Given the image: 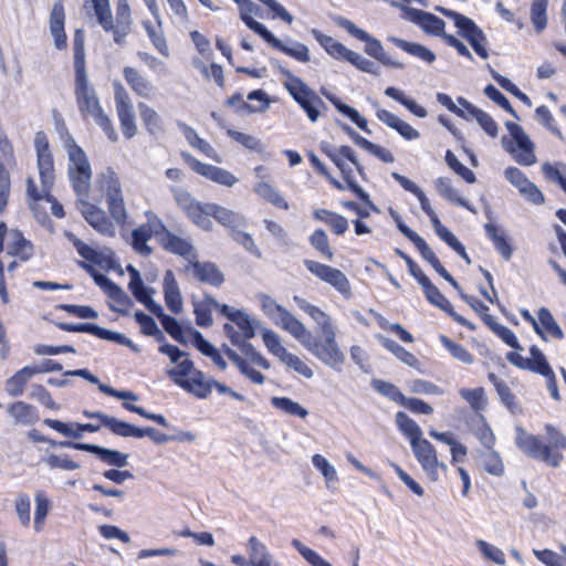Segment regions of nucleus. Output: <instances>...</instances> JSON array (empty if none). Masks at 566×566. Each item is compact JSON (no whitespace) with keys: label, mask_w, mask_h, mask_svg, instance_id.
Here are the masks:
<instances>
[{"label":"nucleus","mask_w":566,"mask_h":566,"mask_svg":"<svg viewBox=\"0 0 566 566\" xmlns=\"http://www.w3.org/2000/svg\"><path fill=\"white\" fill-rule=\"evenodd\" d=\"M548 443H544L539 437L528 433L523 427L516 426L515 444L528 458L542 461L552 468H558L563 461V454L554 451L566 449V436L551 423L545 424Z\"/></svg>","instance_id":"obj_1"},{"label":"nucleus","mask_w":566,"mask_h":566,"mask_svg":"<svg viewBox=\"0 0 566 566\" xmlns=\"http://www.w3.org/2000/svg\"><path fill=\"white\" fill-rule=\"evenodd\" d=\"M324 339L314 337L312 333L302 323L300 328L293 334L307 350L325 365L337 369L345 361V355L336 343V333L329 332L323 334Z\"/></svg>","instance_id":"obj_2"},{"label":"nucleus","mask_w":566,"mask_h":566,"mask_svg":"<svg viewBox=\"0 0 566 566\" xmlns=\"http://www.w3.org/2000/svg\"><path fill=\"white\" fill-rule=\"evenodd\" d=\"M67 177L77 198H88L92 169L81 146H73L67 156Z\"/></svg>","instance_id":"obj_3"},{"label":"nucleus","mask_w":566,"mask_h":566,"mask_svg":"<svg viewBox=\"0 0 566 566\" xmlns=\"http://www.w3.org/2000/svg\"><path fill=\"white\" fill-rule=\"evenodd\" d=\"M333 21L336 23L337 27L346 30L352 36L365 42V53L380 62L382 65L395 69L405 67V65L401 62L390 59L385 53L382 44L378 39L371 36L367 31L358 28L353 21L342 15H335L333 18Z\"/></svg>","instance_id":"obj_4"},{"label":"nucleus","mask_w":566,"mask_h":566,"mask_svg":"<svg viewBox=\"0 0 566 566\" xmlns=\"http://www.w3.org/2000/svg\"><path fill=\"white\" fill-rule=\"evenodd\" d=\"M303 263L313 275L333 286L346 300L353 296L350 283L340 270L313 260H304Z\"/></svg>","instance_id":"obj_5"},{"label":"nucleus","mask_w":566,"mask_h":566,"mask_svg":"<svg viewBox=\"0 0 566 566\" xmlns=\"http://www.w3.org/2000/svg\"><path fill=\"white\" fill-rule=\"evenodd\" d=\"M74 95L80 114L83 118L95 120L104 112L95 88L88 78L75 81Z\"/></svg>","instance_id":"obj_6"},{"label":"nucleus","mask_w":566,"mask_h":566,"mask_svg":"<svg viewBox=\"0 0 566 566\" xmlns=\"http://www.w3.org/2000/svg\"><path fill=\"white\" fill-rule=\"evenodd\" d=\"M260 300L264 314L275 325L280 326L293 336L297 328H300L302 322L270 295L261 294Z\"/></svg>","instance_id":"obj_7"},{"label":"nucleus","mask_w":566,"mask_h":566,"mask_svg":"<svg viewBox=\"0 0 566 566\" xmlns=\"http://www.w3.org/2000/svg\"><path fill=\"white\" fill-rule=\"evenodd\" d=\"M184 161L197 174L222 186L232 187L238 178L230 171L209 164L201 163L188 151L180 154Z\"/></svg>","instance_id":"obj_8"},{"label":"nucleus","mask_w":566,"mask_h":566,"mask_svg":"<svg viewBox=\"0 0 566 566\" xmlns=\"http://www.w3.org/2000/svg\"><path fill=\"white\" fill-rule=\"evenodd\" d=\"M76 205L85 221L95 231L105 237H114L116 234L115 226L104 210L96 205L90 203L87 198H77Z\"/></svg>","instance_id":"obj_9"},{"label":"nucleus","mask_w":566,"mask_h":566,"mask_svg":"<svg viewBox=\"0 0 566 566\" xmlns=\"http://www.w3.org/2000/svg\"><path fill=\"white\" fill-rule=\"evenodd\" d=\"M77 265L85 270L94 280L95 284L98 285L103 292L114 302L126 307L134 305L133 300L124 292L119 285L113 282L107 275L98 272L92 264L85 261H77Z\"/></svg>","instance_id":"obj_10"},{"label":"nucleus","mask_w":566,"mask_h":566,"mask_svg":"<svg viewBox=\"0 0 566 566\" xmlns=\"http://www.w3.org/2000/svg\"><path fill=\"white\" fill-rule=\"evenodd\" d=\"M421 289L426 295L427 301L440 308L441 311L446 312L450 317H452L453 321H455L461 326L467 327L470 331H475L476 326L468 321L465 317L461 316L453 310V305L450 303V301L440 292V290L430 281L428 277L424 282L421 284Z\"/></svg>","instance_id":"obj_11"},{"label":"nucleus","mask_w":566,"mask_h":566,"mask_svg":"<svg viewBox=\"0 0 566 566\" xmlns=\"http://www.w3.org/2000/svg\"><path fill=\"white\" fill-rule=\"evenodd\" d=\"M410 447L422 469L431 480L437 481L438 468L441 467L443 470H447V465L438 461L437 452L432 443L421 437L419 440L413 441V444H410Z\"/></svg>","instance_id":"obj_12"},{"label":"nucleus","mask_w":566,"mask_h":566,"mask_svg":"<svg viewBox=\"0 0 566 566\" xmlns=\"http://www.w3.org/2000/svg\"><path fill=\"white\" fill-rule=\"evenodd\" d=\"M186 272H191L193 277L200 283L209 284L214 287L221 286L224 281V274L219 266L210 261H199L196 259L189 260L185 266Z\"/></svg>","instance_id":"obj_13"},{"label":"nucleus","mask_w":566,"mask_h":566,"mask_svg":"<svg viewBox=\"0 0 566 566\" xmlns=\"http://www.w3.org/2000/svg\"><path fill=\"white\" fill-rule=\"evenodd\" d=\"M505 127L513 138L516 148L521 150V154L515 156V160L523 166H531L535 164L536 156L534 155V143L526 135L524 129L516 123L507 120Z\"/></svg>","instance_id":"obj_14"},{"label":"nucleus","mask_w":566,"mask_h":566,"mask_svg":"<svg viewBox=\"0 0 566 566\" xmlns=\"http://www.w3.org/2000/svg\"><path fill=\"white\" fill-rule=\"evenodd\" d=\"M221 315L227 317L231 323L235 324L242 332V336L245 339H251L255 336L256 329L262 332L261 321L252 318L245 311L235 310L229 305H223L221 308Z\"/></svg>","instance_id":"obj_15"},{"label":"nucleus","mask_w":566,"mask_h":566,"mask_svg":"<svg viewBox=\"0 0 566 566\" xmlns=\"http://www.w3.org/2000/svg\"><path fill=\"white\" fill-rule=\"evenodd\" d=\"M287 92L293 97V99L298 104V106L305 112L307 118L312 123H316L319 118V112L316 109L314 105V99H312L311 93H315L307 84H305L302 80L296 81V85L294 87L287 86Z\"/></svg>","instance_id":"obj_16"},{"label":"nucleus","mask_w":566,"mask_h":566,"mask_svg":"<svg viewBox=\"0 0 566 566\" xmlns=\"http://www.w3.org/2000/svg\"><path fill=\"white\" fill-rule=\"evenodd\" d=\"M264 41L273 49L286 54L290 57H293L298 62L307 63L311 60L308 48L296 40L289 38V42L292 45H287L283 41L277 39L272 32H270L269 35L264 39Z\"/></svg>","instance_id":"obj_17"},{"label":"nucleus","mask_w":566,"mask_h":566,"mask_svg":"<svg viewBox=\"0 0 566 566\" xmlns=\"http://www.w3.org/2000/svg\"><path fill=\"white\" fill-rule=\"evenodd\" d=\"M65 12L62 1L53 4L50 13V32L57 50H64L67 46V36L64 30Z\"/></svg>","instance_id":"obj_18"},{"label":"nucleus","mask_w":566,"mask_h":566,"mask_svg":"<svg viewBox=\"0 0 566 566\" xmlns=\"http://www.w3.org/2000/svg\"><path fill=\"white\" fill-rule=\"evenodd\" d=\"M10 240L7 244V254L18 258L21 262H28L34 254V244L24 238L19 229H12L9 233Z\"/></svg>","instance_id":"obj_19"},{"label":"nucleus","mask_w":566,"mask_h":566,"mask_svg":"<svg viewBox=\"0 0 566 566\" xmlns=\"http://www.w3.org/2000/svg\"><path fill=\"white\" fill-rule=\"evenodd\" d=\"M43 423L49 428L57 431L66 438L72 439H81L83 432H97L101 429L102 424L94 423H67L56 419L46 418L43 420Z\"/></svg>","instance_id":"obj_20"},{"label":"nucleus","mask_w":566,"mask_h":566,"mask_svg":"<svg viewBox=\"0 0 566 566\" xmlns=\"http://www.w3.org/2000/svg\"><path fill=\"white\" fill-rule=\"evenodd\" d=\"M335 166L340 170L344 180L347 184V188L356 195V197L361 200L369 209L378 212V208L370 200L369 193L366 192L354 179L353 169L345 163L340 154L332 160Z\"/></svg>","instance_id":"obj_21"},{"label":"nucleus","mask_w":566,"mask_h":566,"mask_svg":"<svg viewBox=\"0 0 566 566\" xmlns=\"http://www.w3.org/2000/svg\"><path fill=\"white\" fill-rule=\"evenodd\" d=\"M164 298L166 306L174 314H179L182 311V295L171 270H167L163 281Z\"/></svg>","instance_id":"obj_22"},{"label":"nucleus","mask_w":566,"mask_h":566,"mask_svg":"<svg viewBox=\"0 0 566 566\" xmlns=\"http://www.w3.org/2000/svg\"><path fill=\"white\" fill-rule=\"evenodd\" d=\"M160 247L169 253L186 259L188 262L197 258L193 244L188 239L178 237L172 232L161 239Z\"/></svg>","instance_id":"obj_23"},{"label":"nucleus","mask_w":566,"mask_h":566,"mask_svg":"<svg viewBox=\"0 0 566 566\" xmlns=\"http://www.w3.org/2000/svg\"><path fill=\"white\" fill-rule=\"evenodd\" d=\"M250 566H281L273 559L268 547L256 537L251 536L247 543Z\"/></svg>","instance_id":"obj_24"},{"label":"nucleus","mask_w":566,"mask_h":566,"mask_svg":"<svg viewBox=\"0 0 566 566\" xmlns=\"http://www.w3.org/2000/svg\"><path fill=\"white\" fill-rule=\"evenodd\" d=\"M84 452L96 455L102 462L114 468H124L128 464L129 455L115 449L86 443Z\"/></svg>","instance_id":"obj_25"},{"label":"nucleus","mask_w":566,"mask_h":566,"mask_svg":"<svg viewBox=\"0 0 566 566\" xmlns=\"http://www.w3.org/2000/svg\"><path fill=\"white\" fill-rule=\"evenodd\" d=\"M485 235L492 241L494 249L500 253L504 261H510L513 254V248L505 235V231L492 222L484 224Z\"/></svg>","instance_id":"obj_26"},{"label":"nucleus","mask_w":566,"mask_h":566,"mask_svg":"<svg viewBox=\"0 0 566 566\" xmlns=\"http://www.w3.org/2000/svg\"><path fill=\"white\" fill-rule=\"evenodd\" d=\"M224 304L219 303L212 295L206 294L201 302L193 303L196 324L200 327H210L213 324L211 310L216 308L221 314Z\"/></svg>","instance_id":"obj_27"},{"label":"nucleus","mask_w":566,"mask_h":566,"mask_svg":"<svg viewBox=\"0 0 566 566\" xmlns=\"http://www.w3.org/2000/svg\"><path fill=\"white\" fill-rule=\"evenodd\" d=\"M210 213L217 222L230 229L231 232L247 226V220L242 214L217 203H212Z\"/></svg>","instance_id":"obj_28"},{"label":"nucleus","mask_w":566,"mask_h":566,"mask_svg":"<svg viewBox=\"0 0 566 566\" xmlns=\"http://www.w3.org/2000/svg\"><path fill=\"white\" fill-rule=\"evenodd\" d=\"M240 18L244 24L263 40L271 32L263 23L252 18V14H259L260 8L251 0H244L239 4Z\"/></svg>","instance_id":"obj_29"},{"label":"nucleus","mask_w":566,"mask_h":566,"mask_svg":"<svg viewBox=\"0 0 566 566\" xmlns=\"http://www.w3.org/2000/svg\"><path fill=\"white\" fill-rule=\"evenodd\" d=\"M434 186L439 195L450 201L452 205L465 208L472 213H476L475 208L460 196L458 190L452 187L451 180L447 177H439L434 180Z\"/></svg>","instance_id":"obj_30"},{"label":"nucleus","mask_w":566,"mask_h":566,"mask_svg":"<svg viewBox=\"0 0 566 566\" xmlns=\"http://www.w3.org/2000/svg\"><path fill=\"white\" fill-rule=\"evenodd\" d=\"M387 40L406 53L416 56L428 64H432L437 59L436 54L430 49L420 43L410 42L394 35H389Z\"/></svg>","instance_id":"obj_31"},{"label":"nucleus","mask_w":566,"mask_h":566,"mask_svg":"<svg viewBox=\"0 0 566 566\" xmlns=\"http://www.w3.org/2000/svg\"><path fill=\"white\" fill-rule=\"evenodd\" d=\"M123 75L130 88L138 95L148 98L154 91L151 82L143 76L136 69L125 66Z\"/></svg>","instance_id":"obj_32"},{"label":"nucleus","mask_w":566,"mask_h":566,"mask_svg":"<svg viewBox=\"0 0 566 566\" xmlns=\"http://www.w3.org/2000/svg\"><path fill=\"white\" fill-rule=\"evenodd\" d=\"M221 348L224 355L238 367L240 373L248 377L253 384L262 385L265 381L264 375L250 367L248 361L242 358L235 350H233L227 344H223Z\"/></svg>","instance_id":"obj_33"},{"label":"nucleus","mask_w":566,"mask_h":566,"mask_svg":"<svg viewBox=\"0 0 566 566\" xmlns=\"http://www.w3.org/2000/svg\"><path fill=\"white\" fill-rule=\"evenodd\" d=\"M8 413L17 423L33 424L39 420L38 409L24 401H15L8 407Z\"/></svg>","instance_id":"obj_34"},{"label":"nucleus","mask_w":566,"mask_h":566,"mask_svg":"<svg viewBox=\"0 0 566 566\" xmlns=\"http://www.w3.org/2000/svg\"><path fill=\"white\" fill-rule=\"evenodd\" d=\"M311 33L328 55L336 60L345 59L349 49H347L344 44L337 42L332 36L324 34L317 29H312Z\"/></svg>","instance_id":"obj_35"},{"label":"nucleus","mask_w":566,"mask_h":566,"mask_svg":"<svg viewBox=\"0 0 566 566\" xmlns=\"http://www.w3.org/2000/svg\"><path fill=\"white\" fill-rule=\"evenodd\" d=\"M212 379L213 378H207L201 370H196L193 373V376L189 377V385L187 386V388L182 389L192 394L195 397L199 399H206L212 391Z\"/></svg>","instance_id":"obj_36"},{"label":"nucleus","mask_w":566,"mask_h":566,"mask_svg":"<svg viewBox=\"0 0 566 566\" xmlns=\"http://www.w3.org/2000/svg\"><path fill=\"white\" fill-rule=\"evenodd\" d=\"M34 376L31 366H24L14 373L6 382V390L11 397H19L23 394L28 381Z\"/></svg>","instance_id":"obj_37"},{"label":"nucleus","mask_w":566,"mask_h":566,"mask_svg":"<svg viewBox=\"0 0 566 566\" xmlns=\"http://www.w3.org/2000/svg\"><path fill=\"white\" fill-rule=\"evenodd\" d=\"M395 422L399 431L409 440L410 444L422 437V430L419 424L406 412L398 411L395 416Z\"/></svg>","instance_id":"obj_38"},{"label":"nucleus","mask_w":566,"mask_h":566,"mask_svg":"<svg viewBox=\"0 0 566 566\" xmlns=\"http://www.w3.org/2000/svg\"><path fill=\"white\" fill-rule=\"evenodd\" d=\"M196 370L198 369L195 367L193 361L189 358H186L184 360H179L175 368L168 369L166 373L169 379L172 380L177 386L180 388H187L189 385L188 376L192 377Z\"/></svg>","instance_id":"obj_39"},{"label":"nucleus","mask_w":566,"mask_h":566,"mask_svg":"<svg viewBox=\"0 0 566 566\" xmlns=\"http://www.w3.org/2000/svg\"><path fill=\"white\" fill-rule=\"evenodd\" d=\"M65 238L74 245L77 253L90 263L102 265L105 261L103 258V254L95 250L94 248L90 247L82 240H80L73 232L65 231L64 233Z\"/></svg>","instance_id":"obj_40"},{"label":"nucleus","mask_w":566,"mask_h":566,"mask_svg":"<svg viewBox=\"0 0 566 566\" xmlns=\"http://www.w3.org/2000/svg\"><path fill=\"white\" fill-rule=\"evenodd\" d=\"M177 127L182 132L186 140L191 147L200 150L206 156L213 158V154L216 151L212 146L201 138L192 127L180 120H177Z\"/></svg>","instance_id":"obj_41"},{"label":"nucleus","mask_w":566,"mask_h":566,"mask_svg":"<svg viewBox=\"0 0 566 566\" xmlns=\"http://www.w3.org/2000/svg\"><path fill=\"white\" fill-rule=\"evenodd\" d=\"M386 96L397 101L401 105H403L410 113L416 115L419 118H424L428 116L427 109L419 105L415 99L405 95V93L394 86H388L385 90Z\"/></svg>","instance_id":"obj_42"},{"label":"nucleus","mask_w":566,"mask_h":566,"mask_svg":"<svg viewBox=\"0 0 566 566\" xmlns=\"http://www.w3.org/2000/svg\"><path fill=\"white\" fill-rule=\"evenodd\" d=\"M378 339L380 340L381 345L392 353L400 361L408 365L409 367L418 368L419 360L417 357L408 352L405 347L399 345L396 340L385 337V336H378Z\"/></svg>","instance_id":"obj_43"},{"label":"nucleus","mask_w":566,"mask_h":566,"mask_svg":"<svg viewBox=\"0 0 566 566\" xmlns=\"http://www.w3.org/2000/svg\"><path fill=\"white\" fill-rule=\"evenodd\" d=\"M211 207L212 203L202 205L201 202H198L186 212V216L200 229L210 231L212 230V221L210 220Z\"/></svg>","instance_id":"obj_44"},{"label":"nucleus","mask_w":566,"mask_h":566,"mask_svg":"<svg viewBox=\"0 0 566 566\" xmlns=\"http://www.w3.org/2000/svg\"><path fill=\"white\" fill-rule=\"evenodd\" d=\"M98 182L105 198L123 195L120 180L112 167H107L98 176Z\"/></svg>","instance_id":"obj_45"},{"label":"nucleus","mask_w":566,"mask_h":566,"mask_svg":"<svg viewBox=\"0 0 566 566\" xmlns=\"http://www.w3.org/2000/svg\"><path fill=\"white\" fill-rule=\"evenodd\" d=\"M530 354L531 358H528L527 370L542 375L543 377H547L554 374V370L552 369L545 355L536 345H532L530 347Z\"/></svg>","instance_id":"obj_46"},{"label":"nucleus","mask_w":566,"mask_h":566,"mask_svg":"<svg viewBox=\"0 0 566 566\" xmlns=\"http://www.w3.org/2000/svg\"><path fill=\"white\" fill-rule=\"evenodd\" d=\"M271 405L285 415L298 417L301 419L306 418L308 415V410L306 408L289 397H272Z\"/></svg>","instance_id":"obj_47"},{"label":"nucleus","mask_w":566,"mask_h":566,"mask_svg":"<svg viewBox=\"0 0 566 566\" xmlns=\"http://www.w3.org/2000/svg\"><path fill=\"white\" fill-rule=\"evenodd\" d=\"M140 119L146 130L155 136L163 132L161 118L158 113L145 103H138Z\"/></svg>","instance_id":"obj_48"},{"label":"nucleus","mask_w":566,"mask_h":566,"mask_svg":"<svg viewBox=\"0 0 566 566\" xmlns=\"http://www.w3.org/2000/svg\"><path fill=\"white\" fill-rule=\"evenodd\" d=\"M549 0H533L531 4V21L536 33H542L547 27V8Z\"/></svg>","instance_id":"obj_49"},{"label":"nucleus","mask_w":566,"mask_h":566,"mask_svg":"<svg viewBox=\"0 0 566 566\" xmlns=\"http://www.w3.org/2000/svg\"><path fill=\"white\" fill-rule=\"evenodd\" d=\"M480 460L483 469L494 476H502L504 474V464L500 454L493 449L480 451Z\"/></svg>","instance_id":"obj_50"},{"label":"nucleus","mask_w":566,"mask_h":566,"mask_svg":"<svg viewBox=\"0 0 566 566\" xmlns=\"http://www.w3.org/2000/svg\"><path fill=\"white\" fill-rule=\"evenodd\" d=\"M254 191L258 196L273 206L284 210L289 209V203L270 184L261 181L255 185Z\"/></svg>","instance_id":"obj_51"},{"label":"nucleus","mask_w":566,"mask_h":566,"mask_svg":"<svg viewBox=\"0 0 566 566\" xmlns=\"http://www.w3.org/2000/svg\"><path fill=\"white\" fill-rule=\"evenodd\" d=\"M106 428L111 430L112 433L122 437V438H137L140 439V428L126 422L124 420H119L115 417H111L107 419Z\"/></svg>","instance_id":"obj_52"},{"label":"nucleus","mask_w":566,"mask_h":566,"mask_svg":"<svg viewBox=\"0 0 566 566\" xmlns=\"http://www.w3.org/2000/svg\"><path fill=\"white\" fill-rule=\"evenodd\" d=\"M151 233L147 229L146 226H139L138 228L134 229L132 231V247L133 249L142 254V255H149L153 253V249L147 244V242L150 240Z\"/></svg>","instance_id":"obj_53"},{"label":"nucleus","mask_w":566,"mask_h":566,"mask_svg":"<svg viewBox=\"0 0 566 566\" xmlns=\"http://www.w3.org/2000/svg\"><path fill=\"white\" fill-rule=\"evenodd\" d=\"M42 462H44L50 470L60 469L63 471H74L81 468V464L73 461L66 453H50L42 458Z\"/></svg>","instance_id":"obj_54"},{"label":"nucleus","mask_w":566,"mask_h":566,"mask_svg":"<svg viewBox=\"0 0 566 566\" xmlns=\"http://www.w3.org/2000/svg\"><path fill=\"white\" fill-rule=\"evenodd\" d=\"M439 340L443 345V347L449 350L453 358L458 359L463 364H473L474 357L464 346L451 340L446 335H440Z\"/></svg>","instance_id":"obj_55"},{"label":"nucleus","mask_w":566,"mask_h":566,"mask_svg":"<svg viewBox=\"0 0 566 566\" xmlns=\"http://www.w3.org/2000/svg\"><path fill=\"white\" fill-rule=\"evenodd\" d=\"M308 241L310 244L325 259L328 261L333 260L334 252L329 245L328 237L323 229H315L314 232L308 237Z\"/></svg>","instance_id":"obj_56"},{"label":"nucleus","mask_w":566,"mask_h":566,"mask_svg":"<svg viewBox=\"0 0 566 566\" xmlns=\"http://www.w3.org/2000/svg\"><path fill=\"white\" fill-rule=\"evenodd\" d=\"M538 317V324L541 325L542 329L546 331L548 334H551L556 339L564 338V332L560 328V326L557 324L555 318L553 317L552 313L546 307H541L537 312Z\"/></svg>","instance_id":"obj_57"},{"label":"nucleus","mask_w":566,"mask_h":566,"mask_svg":"<svg viewBox=\"0 0 566 566\" xmlns=\"http://www.w3.org/2000/svg\"><path fill=\"white\" fill-rule=\"evenodd\" d=\"M262 339L266 349L281 361L289 353L287 349L281 344L279 335L270 328H262Z\"/></svg>","instance_id":"obj_58"},{"label":"nucleus","mask_w":566,"mask_h":566,"mask_svg":"<svg viewBox=\"0 0 566 566\" xmlns=\"http://www.w3.org/2000/svg\"><path fill=\"white\" fill-rule=\"evenodd\" d=\"M370 385L378 394L388 398L389 400L398 405L402 402L405 395L394 384L375 378L371 380Z\"/></svg>","instance_id":"obj_59"},{"label":"nucleus","mask_w":566,"mask_h":566,"mask_svg":"<svg viewBox=\"0 0 566 566\" xmlns=\"http://www.w3.org/2000/svg\"><path fill=\"white\" fill-rule=\"evenodd\" d=\"M143 27L148 35V38L150 39L153 45L158 50V52L164 55V56H168L169 55V49H168V45H167V41H166V38L161 31V24L159 27V30H156V28L151 24L150 21H143Z\"/></svg>","instance_id":"obj_60"},{"label":"nucleus","mask_w":566,"mask_h":566,"mask_svg":"<svg viewBox=\"0 0 566 566\" xmlns=\"http://www.w3.org/2000/svg\"><path fill=\"white\" fill-rule=\"evenodd\" d=\"M560 551L562 555L548 548L534 549V555L546 566H566V545H562Z\"/></svg>","instance_id":"obj_61"},{"label":"nucleus","mask_w":566,"mask_h":566,"mask_svg":"<svg viewBox=\"0 0 566 566\" xmlns=\"http://www.w3.org/2000/svg\"><path fill=\"white\" fill-rule=\"evenodd\" d=\"M446 163L465 182L474 184L476 181L475 174L464 166L450 149L446 151Z\"/></svg>","instance_id":"obj_62"},{"label":"nucleus","mask_w":566,"mask_h":566,"mask_svg":"<svg viewBox=\"0 0 566 566\" xmlns=\"http://www.w3.org/2000/svg\"><path fill=\"white\" fill-rule=\"evenodd\" d=\"M160 324H161L164 331L172 339H175L177 343H179L184 346L188 345V340L185 337V331L182 328V325L176 317H174L171 315H167L166 317H164V319H161Z\"/></svg>","instance_id":"obj_63"},{"label":"nucleus","mask_w":566,"mask_h":566,"mask_svg":"<svg viewBox=\"0 0 566 566\" xmlns=\"http://www.w3.org/2000/svg\"><path fill=\"white\" fill-rule=\"evenodd\" d=\"M291 544L302 555V557L312 566H333L329 562L324 559L317 552L303 545L301 541L294 538L292 539Z\"/></svg>","instance_id":"obj_64"}]
</instances>
